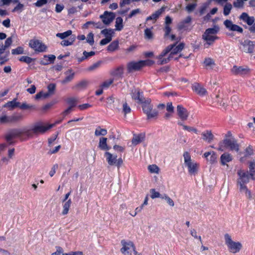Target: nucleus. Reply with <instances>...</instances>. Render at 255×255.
<instances>
[{"mask_svg":"<svg viewBox=\"0 0 255 255\" xmlns=\"http://www.w3.org/2000/svg\"><path fill=\"white\" fill-rule=\"evenodd\" d=\"M175 43L170 44L167 46L161 53L157 57L158 60L157 63L159 65H163L168 63L173 58L174 55L181 52L184 48L185 44L182 42L177 46Z\"/></svg>","mask_w":255,"mask_h":255,"instance_id":"1","label":"nucleus"},{"mask_svg":"<svg viewBox=\"0 0 255 255\" xmlns=\"http://www.w3.org/2000/svg\"><path fill=\"white\" fill-rule=\"evenodd\" d=\"M237 174L239 177L237 179V185L239 187L240 192L245 194L248 198H251V193L248 190L246 184L249 182L250 179L255 180V176H252L249 171L242 169L238 170Z\"/></svg>","mask_w":255,"mask_h":255,"instance_id":"2","label":"nucleus"},{"mask_svg":"<svg viewBox=\"0 0 255 255\" xmlns=\"http://www.w3.org/2000/svg\"><path fill=\"white\" fill-rule=\"evenodd\" d=\"M224 240L228 250L231 254H238L242 250L243 248L242 244L240 242L234 241L229 234H225Z\"/></svg>","mask_w":255,"mask_h":255,"instance_id":"3","label":"nucleus"},{"mask_svg":"<svg viewBox=\"0 0 255 255\" xmlns=\"http://www.w3.org/2000/svg\"><path fill=\"white\" fill-rule=\"evenodd\" d=\"M225 148H229L231 151H235L239 153L240 145L238 143L237 140L235 138H226L219 143L218 149L223 151Z\"/></svg>","mask_w":255,"mask_h":255,"instance_id":"4","label":"nucleus"},{"mask_svg":"<svg viewBox=\"0 0 255 255\" xmlns=\"http://www.w3.org/2000/svg\"><path fill=\"white\" fill-rule=\"evenodd\" d=\"M30 131L23 128H15L11 131L5 136V139L9 143L11 142L12 139L14 137H19L22 140H26V135H30Z\"/></svg>","mask_w":255,"mask_h":255,"instance_id":"5","label":"nucleus"},{"mask_svg":"<svg viewBox=\"0 0 255 255\" xmlns=\"http://www.w3.org/2000/svg\"><path fill=\"white\" fill-rule=\"evenodd\" d=\"M151 102L150 99L147 98L140 103L142 105L143 112L146 115L148 119L155 118L158 115L157 111L152 110L153 106L151 104Z\"/></svg>","mask_w":255,"mask_h":255,"instance_id":"6","label":"nucleus"},{"mask_svg":"<svg viewBox=\"0 0 255 255\" xmlns=\"http://www.w3.org/2000/svg\"><path fill=\"white\" fill-rule=\"evenodd\" d=\"M53 127V125L43 126L42 123H37L31 129H28L27 128H23L30 131V135H26V138L27 139L32 137L33 134L44 133Z\"/></svg>","mask_w":255,"mask_h":255,"instance_id":"7","label":"nucleus"},{"mask_svg":"<svg viewBox=\"0 0 255 255\" xmlns=\"http://www.w3.org/2000/svg\"><path fill=\"white\" fill-rule=\"evenodd\" d=\"M121 244L122 246L121 252L124 255H139L135 251V247L132 242L123 240Z\"/></svg>","mask_w":255,"mask_h":255,"instance_id":"8","label":"nucleus"},{"mask_svg":"<svg viewBox=\"0 0 255 255\" xmlns=\"http://www.w3.org/2000/svg\"><path fill=\"white\" fill-rule=\"evenodd\" d=\"M28 45L36 53L44 52L47 49V46L44 43L36 39L30 40Z\"/></svg>","mask_w":255,"mask_h":255,"instance_id":"9","label":"nucleus"},{"mask_svg":"<svg viewBox=\"0 0 255 255\" xmlns=\"http://www.w3.org/2000/svg\"><path fill=\"white\" fill-rule=\"evenodd\" d=\"M232 73L235 75L244 77L250 74V69L248 66H238L234 65L231 69Z\"/></svg>","mask_w":255,"mask_h":255,"instance_id":"10","label":"nucleus"},{"mask_svg":"<svg viewBox=\"0 0 255 255\" xmlns=\"http://www.w3.org/2000/svg\"><path fill=\"white\" fill-rule=\"evenodd\" d=\"M184 166L190 175H195L197 173L198 165L195 160H184Z\"/></svg>","mask_w":255,"mask_h":255,"instance_id":"11","label":"nucleus"},{"mask_svg":"<svg viewBox=\"0 0 255 255\" xmlns=\"http://www.w3.org/2000/svg\"><path fill=\"white\" fill-rule=\"evenodd\" d=\"M130 94L132 99L138 104L142 103L145 99L143 96V93L139 89L132 90Z\"/></svg>","mask_w":255,"mask_h":255,"instance_id":"12","label":"nucleus"},{"mask_svg":"<svg viewBox=\"0 0 255 255\" xmlns=\"http://www.w3.org/2000/svg\"><path fill=\"white\" fill-rule=\"evenodd\" d=\"M242 45V51L246 53H253L255 48V42L250 40H245L241 43Z\"/></svg>","mask_w":255,"mask_h":255,"instance_id":"13","label":"nucleus"},{"mask_svg":"<svg viewBox=\"0 0 255 255\" xmlns=\"http://www.w3.org/2000/svg\"><path fill=\"white\" fill-rule=\"evenodd\" d=\"M115 16L116 15L113 12L105 11L103 14L100 15V17L105 24L108 25L113 21Z\"/></svg>","mask_w":255,"mask_h":255,"instance_id":"14","label":"nucleus"},{"mask_svg":"<svg viewBox=\"0 0 255 255\" xmlns=\"http://www.w3.org/2000/svg\"><path fill=\"white\" fill-rule=\"evenodd\" d=\"M177 113L180 119L183 121L187 120L189 116L187 109L181 105H178L177 106Z\"/></svg>","mask_w":255,"mask_h":255,"instance_id":"15","label":"nucleus"},{"mask_svg":"<svg viewBox=\"0 0 255 255\" xmlns=\"http://www.w3.org/2000/svg\"><path fill=\"white\" fill-rule=\"evenodd\" d=\"M142 68L140 60L135 62L131 61L127 64V70L128 73L133 71H139Z\"/></svg>","mask_w":255,"mask_h":255,"instance_id":"16","label":"nucleus"},{"mask_svg":"<svg viewBox=\"0 0 255 255\" xmlns=\"http://www.w3.org/2000/svg\"><path fill=\"white\" fill-rule=\"evenodd\" d=\"M202 38L206 42L204 44V46L205 48H208L209 46L213 45L215 40L219 39L217 36L209 35L205 34L202 35Z\"/></svg>","mask_w":255,"mask_h":255,"instance_id":"17","label":"nucleus"},{"mask_svg":"<svg viewBox=\"0 0 255 255\" xmlns=\"http://www.w3.org/2000/svg\"><path fill=\"white\" fill-rule=\"evenodd\" d=\"M192 89L193 92L200 96H204L207 93V91L201 84L198 83H194L192 85Z\"/></svg>","mask_w":255,"mask_h":255,"instance_id":"18","label":"nucleus"},{"mask_svg":"<svg viewBox=\"0 0 255 255\" xmlns=\"http://www.w3.org/2000/svg\"><path fill=\"white\" fill-rule=\"evenodd\" d=\"M145 138V135L144 133L133 134V137L131 139V143L133 145L135 146L143 141Z\"/></svg>","mask_w":255,"mask_h":255,"instance_id":"19","label":"nucleus"},{"mask_svg":"<svg viewBox=\"0 0 255 255\" xmlns=\"http://www.w3.org/2000/svg\"><path fill=\"white\" fill-rule=\"evenodd\" d=\"M56 57L54 55H45L40 61V64L42 65H47L51 63H53Z\"/></svg>","mask_w":255,"mask_h":255,"instance_id":"20","label":"nucleus"},{"mask_svg":"<svg viewBox=\"0 0 255 255\" xmlns=\"http://www.w3.org/2000/svg\"><path fill=\"white\" fill-rule=\"evenodd\" d=\"M201 135L202 139L208 143H211L214 138V135L212 133L211 130H210L204 131Z\"/></svg>","mask_w":255,"mask_h":255,"instance_id":"21","label":"nucleus"},{"mask_svg":"<svg viewBox=\"0 0 255 255\" xmlns=\"http://www.w3.org/2000/svg\"><path fill=\"white\" fill-rule=\"evenodd\" d=\"M65 74L66 76L61 82L63 84L71 82L74 79L75 76V73L71 69H69L67 71Z\"/></svg>","mask_w":255,"mask_h":255,"instance_id":"22","label":"nucleus"},{"mask_svg":"<svg viewBox=\"0 0 255 255\" xmlns=\"http://www.w3.org/2000/svg\"><path fill=\"white\" fill-rule=\"evenodd\" d=\"M12 43L11 37H8L4 42V44H2L0 46V54H3L5 50L8 48Z\"/></svg>","mask_w":255,"mask_h":255,"instance_id":"23","label":"nucleus"},{"mask_svg":"<svg viewBox=\"0 0 255 255\" xmlns=\"http://www.w3.org/2000/svg\"><path fill=\"white\" fill-rule=\"evenodd\" d=\"M124 73V67L123 66H120L117 67L111 71V75L114 77H121L122 76Z\"/></svg>","mask_w":255,"mask_h":255,"instance_id":"24","label":"nucleus"},{"mask_svg":"<svg viewBox=\"0 0 255 255\" xmlns=\"http://www.w3.org/2000/svg\"><path fill=\"white\" fill-rule=\"evenodd\" d=\"M16 100L17 99L15 98L13 100L7 102L3 107L5 108H8L10 110L18 107V106H19V102H17Z\"/></svg>","mask_w":255,"mask_h":255,"instance_id":"25","label":"nucleus"},{"mask_svg":"<svg viewBox=\"0 0 255 255\" xmlns=\"http://www.w3.org/2000/svg\"><path fill=\"white\" fill-rule=\"evenodd\" d=\"M23 117L21 113H15L10 116V124L16 123L22 120Z\"/></svg>","mask_w":255,"mask_h":255,"instance_id":"26","label":"nucleus"},{"mask_svg":"<svg viewBox=\"0 0 255 255\" xmlns=\"http://www.w3.org/2000/svg\"><path fill=\"white\" fill-rule=\"evenodd\" d=\"M240 155L244 154V157H247L254 154V149L252 145H249L245 150V151L242 153L239 152L238 153Z\"/></svg>","mask_w":255,"mask_h":255,"instance_id":"27","label":"nucleus"},{"mask_svg":"<svg viewBox=\"0 0 255 255\" xmlns=\"http://www.w3.org/2000/svg\"><path fill=\"white\" fill-rule=\"evenodd\" d=\"M76 40V36L75 35H71L70 37H69L68 39H63L61 42V45L63 46H68L69 45H71L73 44L74 42Z\"/></svg>","mask_w":255,"mask_h":255,"instance_id":"28","label":"nucleus"},{"mask_svg":"<svg viewBox=\"0 0 255 255\" xmlns=\"http://www.w3.org/2000/svg\"><path fill=\"white\" fill-rule=\"evenodd\" d=\"M164 10V8L162 7L160 9L156 11L154 13H152L151 15L148 16L146 18V21L150 20H156L160 15L162 13V12Z\"/></svg>","mask_w":255,"mask_h":255,"instance_id":"29","label":"nucleus"},{"mask_svg":"<svg viewBox=\"0 0 255 255\" xmlns=\"http://www.w3.org/2000/svg\"><path fill=\"white\" fill-rule=\"evenodd\" d=\"M4 55L3 54H0V65L1 66L4 64L6 62H7L9 60V51H6L4 52Z\"/></svg>","mask_w":255,"mask_h":255,"instance_id":"30","label":"nucleus"},{"mask_svg":"<svg viewBox=\"0 0 255 255\" xmlns=\"http://www.w3.org/2000/svg\"><path fill=\"white\" fill-rule=\"evenodd\" d=\"M71 203L72 202L71 199H69L64 204L63 206V210L62 211V214L63 215H66L68 213Z\"/></svg>","mask_w":255,"mask_h":255,"instance_id":"31","label":"nucleus"},{"mask_svg":"<svg viewBox=\"0 0 255 255\" xmlns=\"http://www.w3.org/2000/svg\"><path fill=\"white\" fill-rule=\"evenodd\" d=\"M107 138L106 137H101L100 138L99 147L102 150L108 149V147L107 143Z\"/></svg>","mask_w":255,"mask_h":255,"instance_id":"32","label":"nucleus"},{"mask_svg":"<svg viewBox=\"0 0 255 255\" xmlns=\"http://www.w3.org/2000/svg\"><path fill=\"white\" fill-rule=\"evenodd\" d=\"M219 31V28L217 26H215L213 28H207L204 34L209 35H212V34H217Z\"/></svg>","mask_w":255,"mask_h":255,"instance_id":"33","label":"nucleus"},{"mask_svg":"<svg viewBox=\"0 0 255 255\" xmlns=\"http://www.w3.org/2000/svg\"><path fill=\"white\" fill-rule=\"evenodd\" d=\"M72 31L71 30H68L65 32H62V33H57L56 35V36L57 37L60 38L61 39H64L65 38L71 36V35H73L72 34Z\"/></svg>","mask_w":255,"mask_h":255,"instance_id":"34","label":"nucleus"},{"mask_svg":"<svg viewBox=\"0 0 255 255\" xmlns=\"http://www.w3.org/2000/svg\"><path fill=\"white\" fill-rule=\"evenodd\" d=\"M123 20L121 17H118L116 19V29L118 31H121L124 27L123 24Z\"/></svg>","mask_w":255,"mask_h":255,"instance_id":"35","label":"nucleus"},{"mask_svg":"<svg viewBox=\"0 0 255 255\" xmlns=\"http://www.w3.org/2000/svg\"><path fill=\"white\" fill-rule=\"evenodd\" d=\"M109 166L116 167L117 169L123 164V160H108Z\"/></svg>","mask_w":255,"mask_h":255,"instance_id":"36","label":"nucleus"},{"mask_svg":"<svg viewBox=\"0 0 255 255\" xmlns=\"http://www.w3.org/2000/svg\"><path fill=\"white\" fill-rule=\"evenodd\" d=\"M119 47V41L115 40L111 42L107 47V50L109 51L113 52L118 49Z\"/></svg>","mask_w":255,"mask_h":255,"instance_id":"37","label":"nucleus"},{"mask_svg":"<svg viewBox=\"0 0 255 255\" xmlns=\"http://www.w3.org/2000/svg\"><path fill=\"white\" fill-rule=\"evenodd\" d=\"M209 156H210V159H216L217 158V155L214 151H210L205 152L203 155V157L207 159Z\"/></svg>","mask_w":255,"mask_h":255,"instance_id":"38","label":"nucleus"},{"mask_svg":"<svg viewBox=\"0 0 255 255\" xmlns=\"http://www.w3.org/2000/svg\"><path fill=\"white\" fill-rule=\"evenodd\" d=\"M19 61L24 62L26 64H29L33 62L35 59L32 58L28 56H22L19 58Z\"/></svg>","mask_w":255,"mask_h":255,"instance_id":"39","label":"nucleus"},{"mask_svg":"<svg viewBox=\"0 0 255 255\" xmlns=\"http://www.w3.org/2000/svg\"><path fill=\"white\" fill-rule=\"evenodd\" d=\"M10 116H8L6 114H2L0 116V124H10Z\"/></svg>","mask_w":255,"mask_h":255,"instance_id":"40","label":"nucleus"},{"mask_svg":"<svg viewBox=\"0 0 255 255\" xmlns=\"http://www.w3.org/2000/svg\"><path fill=\"white\" fill-rule=\"evenodd\" d=\"M18 108L23 110L35 109L34 106L27 104L25 102L22 103L21 104L19 103V106H18Z\"/></svg>","mask_w":255,"mask_h":255,"instance_id":"41","label":"nucleus"},{"mask_svg":"<svg viewBox=\"0 0 255 255\" xmlns=\"http://www.w3.org/2000/svg\"><path fill=\"white\" fill-rule=\"evenodd\" d=\"M249 172L252 176H255V160H251L249 162Z\"/></svg>","mask_w":255,"mask_h":255,"instance_id":"42","label":"nucleus"},{"mask_svg":"<svg viewBox=\"0 0 255 255\" xmlns=\"http://www.w3.org/2000/svg\"><path fill=\"white\" fill-rule=\"evenodd\" d=\"M107 134V130L105 128H101L98 127L95 130V134L96 136L105 135Z\"/></svg>","mask_w":255,"mask_h":255,"instance_id":"43","label":"nucleus"},{"mask_svg":"<svg viewBox=\"0 0 255 255\" xmlns=\"http://www.w3.org/2000/svg\"><path fill=\"white\" fill-rule=\"evenodd\" d=\"M24 53V48L21 46H18L15 49L11 50L12 55H19Z\"/></svg>","mask_w":255,"mask_h":255,"instance_id":"44","label":"nucleus"},{"mask_svg":"<svg viewBox=\"0 0 255 255\" xmlns=\"http://www.w3.org/2000/svg\"><path fill=\"white\" fill-rule=\"evenodd\" d=\"M114 82V79H111L108 80L104 81L101 85L100 88L102 89H107L108 88L111 84H112Z\"/></svg>","mask_w":255,"mask_h":255,"instance_id":"45","label":"nucleus"},{"mask_svg":"<svg viewBox=\"0 0 255 255\" xmlns=\"http://www.w3.org/2000/svg\"><path fill=\"white\" fill-rule=\"evenodd\" d=\"M150 193L151 194L150 197L152 199H155L156 198H161L162 195H161L159 192L156 191L155 189H151L150 190Z\"/></svg>","mask_w":255,"mask_h":255,"instance_id":"46","label":"nucleus"},{"mask_svg":"<svg viewBox=\"0 0 255 255\" xmlns=\"http://www.w3.org/2000/svg\"><path fill=\"white\" fill-rule=\"evenodd\" d=\"M148 169L152 173L158 174L159 171V167L155 164L150 165L148 166Z\"/></svg>","mask_w":255,"mask_h":255,"instance_id":"47","label":"nucleus"},{"mask_svg":"<svg viewBox=\"0 0 255 255\" xmlns=\"http://www.w3.org/2000/svg\"><path fill=\"white\" fill-rule=\"evenodd\" d=\"M232 8V6L231 3H227L224 7L223 13L225 15L227 16L230 14L231 10Z\"/></svg>","mask_w":255,"mask_h":255,"instance_id":"48","label":"nucleus"},{"mask_svg":"<svg viewBox=\"0 0 255 255\" xmlns=\"http://www.w3.org/2000/svg\"><path fill=\"white\" fill-rule=\"evenodd\" d=\"M131 112V109L127 103L125 102L123 105V113L126 116Z\"/></svg>","mask_w":255,"mask_h":255,"instance_id":"49","label":"nucleus"},{"mask_svg":"<svg viewBox=\"0 0 255 255\" xmlns=\"http://www.w3.org/2000/svg\"><path fill=\"white\" fill-rule=\"evenodd\" d=\"M89 82L87 80H82L78 83L75 87L77 88H85L88 85Z\"/></svg>","mask_w":255,"mask_h":255,"instance_id":"50","label":"nucleus"},{"mask_svg":"<svg viewBox=\"0 0 255 255\" xmlns=\"http://www.w3.org/2000/svg\"><path fill=\"white\" fill-rule=\"evenodd\" d=\"M140 62H141L142 68L145 66H150L154 63V61L150 60V59L140 60Z\"/></svg>","mask_w":255,"mask_h":255,"instance_id":"51","label":"nucleus"},{"mask_svg":"<svg viewBox=\"0 0 255 255\" xmlns=\"http://www.w3.org/2000/svg\"><path fill=\"white\" fill-rule=\"evenodd\" d=\"M49 96H50L49 93H43L42 91H41V92L38 93L35 95V99L38 100V99H40L41 98H46L48 97Z\"/></svg>","mask_w":255,"mask_h":255,"instance_id":"52","label":"nucleus"},{"mask_svg":"<svg viewBox=\"0 0 255 255\" xmlns=\"http://www.w3.org/2000/svg\"><path fill=\"white\" fill-rule=\"evenodd\" d=\"M102 63V62L101 61H99L97 62L94 63L93 65L89 66L87 68V70L89 71L94 70L95 69L99 68L100 66Z\"/></svg>","mask_w":255,"mask_h":255,"instance_id":"53","label":"nucleus"},{"mask_svg":"<svg viewBox=\"0 0 255 255\" xmlns=\"http://www.w3.org/2000/svg\"><path fill=\"white\" fill-rule=\"evenodd\" d=\"M144 35L145 38L148 39H150L153 38V33L150 29L146 28L144 30Z\"/></svg>","mask_w":255,"mask_h":255,"instance_id":"54","label":"nucleus"},{"mask_svg":"<svg viewBox=\"0 0 255 255\" xmlns=\"http://www.w3.org/2000/svg\"><path fill=\"white\" fill-rule=\"evenodd\" d=\"M161 199H164L166 201L167 203L171 207L174 206V203L172 199L166 194L162 195Z\"/></svg>","mask_w":255,"mask_h":255,"instance_id":"55","label":"nucleus"},{"mask_svg":"<svg viewBox=\"0 0 255 255\" xmlns=\"http://www.w3.org/2000/svg\"><path fill=\"white\" fill-rule=\"evenodd\" d=\"M76 100L74 98H69L67 100V103L70 105L69 107L73 108L76 105Z\"/></svg>","mask_w":255,"mask_h":255,"instance_id":"56","label":"nucleus"},{"mask_svg":"<svg viewBox=\"0 0 255 255\" xmlns=\"http://www.w3.org/2000/svg\"><path fill=\"white\" fill-rule=\"evenodd\" d=\"M87 42L90 44V45H93L94 43V34L92 32H90L87 35Z\"/></svg>","mask_w":255,"mask_h":255,"instance_id":"57","label":"nucleus"},{"mask_svg":"<svg viewBox=\"0 0 255 255\" xmlns=\"http://www.w3.org/2000/svg\"><path fill=\"white\" fill-rule=\"evenodd\" d=\"M112 29H104L101 31V33L104 34L106 37L107 36H110L112 38Z\"/></svg>","mask_w":255,"mask_h":255,"instance_id":"58","label":"nucleus"},{"mask_svg":"<svg viewBox=\"0 0 255 255\" xmlns=\"http://www.w3.org/2000/svg\"><path fill=\"white\" fill-rule=\"evenodd\" d=\"M224 24L226 27L229 29L230 30H231L232 28V27L234 25V23L232 22V21L231 20L227 19L224 21Z\"/></svg>","mask_w":255,"mask_h":255,"instance_id":"59","label":"nucleus"},{"mask_svg":"<svg viewBox=\"0 0 255 255\" xmlns=\"http://www.w3.org/2000/svg\"><path fill=\"white\" fill-rule=\"evenodd\" d=\"M56 85L55 84H50L48 85L47 87V89L48 92L47 93H50V95H52L54 93V91L55 90Z\"/></svg>","mask_w":255,"mask_h":255,"instance_id":"60","label":"nucleus"},{"mask_svg":"<svg viewBox=\"0 0 255 255\" xmlns=\"http://www.w3.org/2000/svg\"><path fill=\"white\" fill-rule=\"evenodd\" d=\"M183 129L187 130L189 132H193L195 133H198V130L196 128L187 126H183Z\"/></svg>","mask_w":255,"mask_h":255,"instance_id":"61","label":"nucleus"},{"mask_svg":"<svg viewBox=\"0 0 255 255\" xmlns=\"http://www.w3.org/2000/svg\"><path fill=\"white\" fill-rule=\"evenodd\" d=\"M231 30L234 31H237L241 33H243V29L240 26L235 24H234L232 28L231 29Z\"/></svg>","mask_w":255,"mask_h":255,"instance_id":"62","label":"nucleus"},{"mask_svg":"<svg viewBox=\"0 0 255 255\" xmlns=\"http://www.w3.org/2000/svg\"><path fill=\"white\" fill-rule=\"evenodd\" d=\"M112 37L110 36H107L105 38L102 39L100 41V44L101 45H105L109 43L112 40Z\"/></svg>","mask_w":255,"mask_h":255,"instance_id":"63","label":"nucleus"},{"mask_svg":"<svg viewBox=\"0 0 255 255\" xmlns=\"http://www.w3.org/2000/svg\"><path fill=\"white\" fill-rule=\"evenodd\" d=\"M63 253V249L60 247H56V251L55 252L51 254V255H62Z\"/></svg>","mask_w":255,"mask_h":255,"instance_id":"64","label":"nucleus"}]
</instances>
